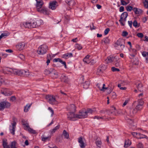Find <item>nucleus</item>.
<instances>
[{"instance_id": "11", "label": "nucleus", "mask_w": 148, "mask_h": 148, "mask_svg": "<svg viewBox=\"0 0 148 148\" xmlns=\"http://www.w3.org/2000/svg\"><path fill=\"white\" fill-rule=\"evenodd\" d=\"M1 93L5 96H10L12 94V91H10L9 89L6 88H3V90H1Z\"/></svg>"}, {"instance_id": "40", "label": "nucleus", "mask_w": 148, "mask_h": 148, "mask_svg": "<svg viewBox=\"0 0 148 148\" xmlns=\"http://www.w3.org/2000/svg\"><path fill=\"white\" fill-rule=\"evenodd\" d=\"M32 75L31 73H30L28 70L24 71L23 76L28 77Z\"/></svg>"}, {"instance_id": "23", "label": "nucleus", "mask_w": 148, "mask_h": 148, "mask_svg": "<svg viewBox=\"0 0 148 148\" xmlns=\"http://www.w3.org/2000/svg\"><path fill=\"white\" fill-rule=\"evenodd\" d=\"M96 86L101 91H104V89H107L105 87V84H103L102 86L101 84H97Z\"/></svg>"}, {"instance_id": "4", "label": "nucleus", "mask_w": 148, "mask_h": 148, "mask_svg": "<svg viewBox=\"0 0 148 148\" xmlns=\"http://www.w3.org/2000/svg\"><path fill=\"white\" fill-rule=\"evenodd\" d=\"M16 118L14 117L13 118V123H11L12 125H10L9 128L10 132L13 135L15 134V128L16 124Z\"/></svg>"}, {"instance_id": "46", "label": "nucleus", "mask_w": 148, "mask_h": 148, "mask_svg": "<svg viewBox=\"0 0 148 148\" xmlns=\"http://www.w3.org/2000/svg\"><path fill=\"white\" fill-rule=\"evenodd\" d=\"M60 127V125H58L56 126L53 129L51 130V132L52 133H54Z\"/></svg>"}, {"instance_id": "63", "label": "nucleus", "mask_w": 148, "mask_h": 148, "mask_svg": "<svg viewBox=\"0 0 148 148\" xmlns=\"http://www.w3.org/2000/svg\"><path fill=\"white\" fill-rule=\"evenodd\" d=\"M126 84V83L123 81H120L119 82V84H121V86H124Z\"/></svg>"}, {"instance_id": "41", "label": "nucleus", "mask_w": 148, "mask_h": 148, "mask_svg": "<svg viewBox=\"0 0 148 148\" xmlns=\"http://www.w3.org/2000/svg\"><path fill=\"white\" fill-rule=\"evenodd\" d=\"M27 131H28L29 133L33 134H35L36 133V130L30 128V127L28 128Z\"/></svg>"}, {"instance_id": "59", "label": "nucleus", "mask_w": 148, "mask_h": 148, "mask_svg": "<svg viewBox=\"0 0 148 148\" xmlns=\"http://www.w3.org/2000/svg\"><path fill=\"white\" fill-rule=\"evenodd\" d=\"M104 69H101L100 66L99 67V68L97 70V72L99 73H102L104 71Z\"/></svg>"}, {"instance_id": "12", "label": "nucleus", "mask_w": 148, "mask_h": 148, "mask_svg": "<svg viewBox=\"0 0 148 148\" xmlns=\"http://www.w3.org/2000/svg\"><path fill=\"white\" fill-rule=\"evenodd\" d=\"M84 138L82 137H80L78 138V141L79 144V146L81 148H84L85 147L84 140Z\"/></svg>"}, {"instance_id": "24", "label": "nucleus", "mask_w": 148, "mask_h": 148, "mask_svg": "<svg viewBox=\"0 0 148 148\" xmlns=\"http://www.w3.org/2000/svg\"><path fill=\"white\" fill-rule=\"evenodd\" d=\"M130 114L131 116L135 114L138 112L136 108H131L130 109Z\"/></svg>"}, {"instance_id": "20", "label": "nucleus", "mask_w": 148, "mask_h": 148, "mask_svg": "<svg viewBox=\"0 0 148 148\" xmlns=\"http://www.w3.org/2000/svg\"><path fill=\"white\" fill-rule=\"evenodd\" d=\"M61 80L62 82H67L69 81V79L68 77L65 74H62L61 77Z\"/></svg>"}, {"instance_id": "18", "label": "nucleus", "mask_w": 148, "mask_h": 148, "mask_svg": "<svg viewBox=\"0 0 148 148\" xmlns=\"http://www.w3.org/2000/svg\"><path fill=\"white\" fill-rule=\"evenodd\" d=\"M38 12L43 13V14L45 15H47L49 14V12L47 10L46 8H42L40 10H38L37 11Z\"/></svg>"}, {"instance_id": "26", "label": "nucleus", "mask_w": 148, "mask_h": 148, "mask_svg": "<svg viewBox=\"0 0 148 148\" xmlns=\"http://www.w3.org/2000/svg\"><path fill=\"white\" fill-rule=\"evenodd\" d=\"M124 43V41L123 40L119 39L118 40L116 43L114 44L115 47H116V46H119L120 45H122V44Z\"/></svg>"}, {"instance_id": "52", "label": "nucleus", "mask_w": 148, "mask_h": 148, "mask_svg": "<svg viewBox=\"0 0 148 148\" xmlns=\"http://www.w3.org/2000/svg\"><path fill=\"white\" fill-rule=\"evenodd\" d=\"M133 25L135 27H139V25H138L137 21L136 20L134 21L133 23Z\"/></svg>"}, {"instance_id": "28", "label": "nucleus", "mask_w": 148, "mask_h": 148, "mask_svg": "<svg viewBox=\"0 0 148 148\" xmlns=\"http://www.w3.org/2000/svg\"><path fill=\"white\" fill-rule=\"evenodd\" d=\"M65 1L69 5L72 6H73L75 4L74 1L73 0H65Z\"/></svg>"}, {"instance_id": "31", "label": "nucleus", "mask_w": 148, "mask_h": 148, "mask_svg": "<svg viewBox=\"0 0 148 148\" xmlns=\"http://www.w3.org/2000/svg\"><path fill=\"white\" fill-rule=\"evenodd\" d=\"M90 82L88 81H86L83 83V87L85 89H87L89 86Z\"/></svg>"}, {"instance_id": "30", "label": "nucleus", "mask_w": 148, "mask_h": 148, "mask_svg": "<svg viewBox=\"0 0 148 148\" xmlns=\"http://www.w3.org/2000/svg\"><path fill=\"white\" fill-rule=\"evenodd\" d=\"M69 109L70 111H71L72 112H74L75 111L76 108L75 105L72 104L69 107Z\"/></svg>"}, {"instance_id": "32", "label": "nucleus", "mask_w": 148, "mask_h": 148, "mask_svg": "<svg viewBox=\"0 0 148 148\" xmlns=\"http://www.w3.org/2000/svg\"><path fill=\"white\" fill-rule=\"evenodd\" d=\"M36 27H39L43 24V21L41 20H37L36 21Z\"/></svg>"}, {"instance_id": "47", "label": "nucleus", "mask_w": 148, "mask_h": 148, "mask_svg": "<svg viewBox=\"0 0 148 148\" xmlns=\"http://www.w3.org/2000/svg\"><path fill=\"white\" fill-rule=\"evenodd\" d=\"M30 106V105L27 104L24 107V111L25 112H28Z\"/></svg>"}, {"instance_id": "9", "label": "nucleus", "mask_w": 148, "mask_h": 148, "mask_svg": "<svg viewBox=\"0 0 148 148\" xmlns=\"http://www.w3.org/2000/svg\"><path fill=\"white\" fill-rule=\"evenodd\" d=\"M57 3L55 1L51 2L49 3V8L52 10H55L58 6Z\"/></svg>"}, {"instance_id": "27", "label": "nucleus", "mask_w": 148, "mask_h": 148, "mask_svg": "<svg viewBox=\"0 0 148 148\" xmlns=\"http://www.w3.org/2000/svg\"><path fill=\"white\" fill-rule=\"evenodd\" d=\"M129 51L130 52V55L133 57H134L135 56V54H136V50L134 49H130Z\"/></svg>"}, {"instance_id": "16", "label": "nucleus", "mask_w": 148, "mask_h": 148, "mask_svg": "<svg viewBox=\"0 0 148 148\" xmlns=\"http://www.w3.org/2000/svg\"><path fill=\"white\" fill-rule=\"evenodd\" d=\"M25 46V44L23 42H21L18 44L16 46V48L19 51L23 50Z\"/></svg>"}, {"instance_id": "10", "label": "nucleus", "mask_w": 148, "mask_h": 148, "mask_svg": "<svg viewBox=\"0 0 148 148\" xmlns=\"http://www.w3.org/2000/svg\"><path fill=\"white\" fill-rule=\"evenodd\" d=\"M138 103L137 105L135 107L137 111H140L142 109L144 104L143 101L141 100H138Z\"/></svg>"}, {"instance_id": "39", "label": "nucleus", "mask_w": 148, "mask_h": 148, "mask_svg": "<svg viewBox=\"0 0 148 148\" xmlns=\"http://www.w3.org/2000/svg\"><path fill=\"white\" fill-rule=\"evenodd\" d=\"M9 35V33L8 32H5L1 34L0 36V40L3 38H5Z\"/></svg>"}, {"instance_id": "37", "label": "nucleus", "mask_w": 148, "mask_h": 148, "mask_svg": "<svg viewBox=\"0 0 148 148\" xmlns=\"http://www.w3.org/2000/svg\"><path fill=\"white\" fill-rule=\"evenodd\" d=\"M138 89L141 92L142 91L143 88V86L142 84L141 83L138 84L136 86Z\"/></svg>"}, {"instance_id": "53", "label": "nucleus", "mask_w": 148, "mask_h": 148, "mask_svg": "<svg viewBox=\"0 0 148 148\" xmlns=\"http://www.w3.org/2000/svg\"><path fill=\"white\" fill-rule=\"evenodd\" d=\"M93 119H97L98 120H100V119H104L105 118L104 116H95Z\"/></svg>"}, {"instance_id": "42", "label": "nucleus", "mask_w": 148, "mask_h": 148, "mask_svg": "<svg viewBox=\"0 0 148 148\" xmlns=\"http://www.w3.org/2000/svg\"><path fill=\"white\" fill-rule=\"evenodd\" d=\"M102 42H103L105 44H108L110 42V40L108 37L104 38L102 40Z\"/></svg>"}, {"instance_id": "5", "label": "nucleus", "mask_w": 148, "mask_h": 148, "mask_svg": "<svg viewBox=\"0 0 148 148\" xmlns=\"http://www.w3.org/2000/svg\"><path fill=\"white\" fill-rule=\"evenodd\" d=\"M47 49V46L45 45H43L39 47L38 50V52L39 54L43 55L46 53Z\"/></svg>"}, {"instance_id": "34", "label": "nucleus", "mask_w": 148, "mask_h": 148, "mask_svg": "<svg viewBox=\"0 0 148 148\" xmlns=\"http://www.w3.org/2000/svg\"><path fill=\"white\" fill-rule=\"evenodd\" d=\"M124 47V43H123L122 45H120L119 46H116V47H115L116 49L121 51L123 50Z\"/></svg>"}, {"instance_id": "45", "label": "nucleus", "mask_w": 148, "mask_h": 148, "mask_svg": "<svg viewBox=\"0 0 148 148\" xmlns=\"http://www.w3.org/2000/svg\"><path fill=\"white\" fill-rule=\"evenodd\" d=\"M75 48L78 50H80L82 49V47L80 44L77 43L75 44Z\"/></svg>"}, {"instance_id": "35", "label": "nucleus", "mask_w": 148, "mask_h": 148, "mask_svg": "<svg viewBox=\"0 0 148 148\" xmlns=\"http://www.w3.org/2000/svg\"><path fill=\"white\" fill-rule=\"evenodd\" d=\"M131 141L129 140H125L124 147H125L127 148L131 144Z\"/></svg>"}, {"instance_id": "15", "label": "nucleus", "mask_w": 148, "mask_h": 148, "mask_svg": "<svg viewBox=\"0 0 148 148\" xmlns=\"http://www.w3.org/2000/svg\"><path fill=\"white\" fill-rule=\"evenodd\" d=\"M30 23V21L25 22L21 24V27L23 29L25 28H31Z\"/></svg>"}, {"instance_id": "49", "label": "nucleus", "mask_w": 148, "mask_h": 148, "mask_svg": "<svg viewBox=\"0 0 148 148\" xmlns=\"http://www.w3.org/2000/svg\"><path fill=\"white\" fill-rule=\"evenodd\" d=\"M96 144L97 146L99 147V148H100L101 147V141L99 140H97L96 142Z\"/></svg>"}, {"instance_id": "3", "label": "nucleus", "mask_w": 148, "mask_h": 148, "mask_svg": "<svg viewBox=\"0 0 148 148\" xmlns=\"http://www.w3.org/2000/svg\"><path fill=\"white\" fill-rule=\"evenodd\" d=\"M47 101L51 104H56L58 103L55 97L53 95H48L45 97Z\"/></svg>"}, {"instance_id": "38", "label": "nucleus", "mask_w": 148, "mask_h": 148, "mask_svg": "<svg viewBox=\"0 0 148 148\" xmlns=\"http://www.w3.org/2000/svg\"><path fill=\"white\" fill-rule=\"evenodd\" d=\"M31 28H35L36 27V21L34 20H32L30 21Z\"/></svg>"}, {"instance_id": "57", "label": "nucleus", "mask_w": 148, "mask_h": 148, "mask_svg": "<svg viewBox=\"0 0 148 148\" xmlns=\"http://www.w3.org/2000/svg\"><path fill=\"white\" fill-rule=\"evenodd\" d=\"M138 148H143V146L141 143H139L137 145Z\"/></svg>"}, {"instance_id": "13", "label": "nucleus", "mask_w": 148, "mask_h": 148, "mask_svg": "<svg viewBox=\"0 0 148 148\" xmlns=\"http://www.w3.org/2000/svg\"><path fill=\"white\" fill-rule=\"evenodd\" d=\"M36 7L37 11L41 8L43 4L42 0H36Z\"/></svg>"}, {"instance_id": "7", "label": "nucleus", "mask_w": 148, "mask_h": 148, "mask_svg": "<svg viewBox=\"0 0 148 148\" xmlns=\"http://www.w3.org/2000/svg\"><path fill=\"white\" fill-rule=\"evenodd\" d=\"M67 118L69 120L75 121L77 118V114H75L74 112H70L67 114Z\"/></svg>"}, {"instance_id": "58", "label": "nucleus", "mask_w": 148, "mask_h": 148, "mask_svg": "<svg viewBox=\"0 0 148 148\" xmlns=\"http://www.w3.org/2000/svg\"><path fill=\"white\" fill-rule=\"evenodd\" d=\"M24 71V70H18V73H19L20 74L18 75L21 76H23Z\"/></svg>"}, {"instance_id": "8", "label": "nucleus", "mask_w": 148, "mask_h": 148, "mask_svg": "<svg viewBox=\"0 0 148 148\" xmlns=\"http://www.w3.org/2000/svg\"><path fill=\"white\" fill-rule=\"evenodd\" d=\"M10 104L6 101L0 102V110H3L5 108H8L10 107Z\"/></svg>"}, {"instance_id": "60", "label": "nucleus", "mask_w": 148, "mask_h": 148, "mask_svg": "<svg viewBox=\"0 0 148 148\" xmlns=\"http://www.w3.org/2000/svg\"><path fill=\"white\" fill-rule=\"evenodd\" d=\"M48 110L50 111L51 112V116H53L54 114L53 110L52 109V108H51L50 107L48 108Z\"/></svg>"}, {"instance_id": "14", "label": "nucleus", "mask_w": 148, "mask_h": 148, "mask_svg": "<svg viewBox=\"0 0 148 148\" xmlns=\"http://www.w3.org/2000/svg\"><path fill=\"white\" fill-rule=\"evenodd\" d=\"M88 115L86 111L80 112L79 114H77V118L79 119L84 118L86 117Z\"/></svg>"}, {"instance_id": "43", "label": "nucleus", "mask_w": 148, "mask_h": 148, "mask_svg": "<svg viewBox=\"0 0 148 148\" xmlns=\"http://www.w3.org/2000/svg\"><path fill=\"white\" fill-rule=\"evenodd\" d=\"M63 134L65 138L68 139L69 138V134L65 130H64Z\"/></svg>"}, {"instance_id": "54", "label": "nucleus", "mask_w": 148, "mask_h": 148, "mask_svg": "<svg viewBox=\"0 0 148 148\" xmlns=\"http://www.w3.org/2000/svg\"><path fill=\"white\" fill-rule=\"evenodd\" d=\"M110 96L112 98L114 99H115L116 97V93L114 92H113L110 94Z\"/></svg>"}, {"instance_id": "48", "label": "nucleus", "mask_w": 148, "mask_h": 148, "mask_svg": "<svg viewBox=\"0 0 148 148\" xmlns=\"http://www.w3.org/2000/svg\"><path fill=\"white\" fill-rule=\"evenodd\" d=\"M111 110L112 111L111 112L112 114H113L114 115H116V114L117 110L116 109V108L115 107H113L111 109Z\"/></svg>"}, {"instance_id": "61", "label": "nucleus", "mask_w": 148, "mask_h": 148, "mask_svg": "<svg viewBox=\"0 0 148 148\" xmlns=\"http://www.w3.org/2000/svg\"><path fill=\"white\" fill-rule=\"evenodd\" d=\"M112 70L113 71H120V70L119 69L116 68L114 67H112Z\"/></svg>"}, {"instance_id": "64", "label": "nucleus", "mask_w": 148, "mask_h": 148, "mask_svg": "<svg viewBox=\"0 0 148 148\" xmlns=\"http://www.w3.org/2000/svg\"><path fill=\"white\" fill-rule=\"evenodd\" d=\"M137 36L141 38H142L143 37V35L142 33H139L137 34Z\"/></svg>"}, {"instance_id": "44", "label": "nucleus", "mask_w": 148, "mask_h": 148, "mask_svg": "<svg viewBox=\"0 0 148 148\" xmlns=\"http://www.w3.org/2000/svg\"><path fill=\"white\" fill-rule=\"evenodd\" d=\"M121 4L123 5H126L130 2V1H125V0H121Z\"/></svg>"}, {"instance_id": "19", "label": "nucleus", "mask_w": 148, "mask_h": 148, "mask_svg": "<svg viewBox=\"0 0 148 148\" xmlns=\"http://www.w3.org/2000/svg\"><path fill=\"white\" fill-rule=\"evenodd\" d=\"M90 56V55H88L83 59V61L85 64H88L90 63V61L89 59Z\"/></svg>"}, {"instance_id": "36", "label": "nucleus", "mask_w": 148, "mask_h": 148, "mask_svg": "<svg viewBox=\"0 0 148 148\" xmlns=\"http://www.w3.org/2000/svg\"><path fill=\"white\" fill-rule=\"evenodd\" d=\"M142 3L144 7L146 9H148V1L143 0Z\"/></svg>"}, {"instance_id": "51", "label": "nucleus", "mask_w": 148, "mask_h": 148, "mask_svg": "<svg viewBox=\"0 0 148 148\" xmlns=\"http://www.w3.org/2000/svg\"><path fill=\"white\" fill-rule=\"evenodd\" d=\"M52 75L55 78H57L58 77V72L55 70L52 74Z\"/></svg>"}, {"instance_id": "55", "label": "nucleus", "mask_w": 148, "mask_h": 148, "mask_svg": "<svg viewBox=\"0 0 148 148\" xmlns=\"http://www.w3.org/2000/svg\"><path fill=\"white\" fill-rule=\"evenodd\" d=\"M126 9L127 11L129 12L131 11V10L133 9L132 7L130 6H127L126 7Z\"/></svg>"}, {"instance_id": "62", "label": "nucleus", "mask_w": 148, "mask_h": 148, "mask_svg": "<svg viewBox=\"0 0 148 148\" xmlns=\"http://www.w3.org/2000/svg\"><path fill=\"white\" fill-rule=\"evenodd\" d=\"M131 134L134 136H138L140 135V133H137L135 132H133L131 133Z\"/></svg>"}, {"instance_id": "22", "label": "nucleus", "mask_w": 148, "mask_h": 148, "mask_svg": "<svg viewBox=\"0 0 148 148\" xmlns=\"http://www.w3.org/2000/svg\"><path fill=\"white\" fill-rule=\"evenodd\" d=\"M22 122L23 125L24 126V129L27 130L30 127L28 122L25 121H22Z\"/></svg>"}, {"instance_id": "33", "label": "nucleus", "mask_w": 148, "mask_h": 148, "mask_svg": "<svg viewBox=\"0 0 148 148\" xmlns=\"http://www.w3.org/2000/svg\"><path fill=\"white\" fill-rule=\"evenodd\" d=\"M96 111V109L95 108L90 109L88 108L86 111L87 114L88 113L92 114L94 112Z\"/></svg>"}, {"instance_id": "1", "label": "nucleus", "mask_w": 148, "mask_h": 148, "mask_svg": "<svg viewBox=\"0 0 148 148\" xmlns=\"http://www.w3.org/2000/svg\"><path fill=\"white\" fill-rule=\"evenodd\" d=\"M106 61L108 63L112 62L115 63V65L116 67H119L120 65L119 57L116 56L114 57L112 56H110L107 57Z\"/></svg>"}, {"instance_id": "21", "label": "nucleus", "mask_w": 148, "mask_h": 148, "mask_svg": "<svg viewBox=\"0 0 148 148\" xmlns=\"http://www.w3.org/2000/svg\"><path fill=\"white\" fill-rule=\"evenodd\" d=\"M53 61L54 62H60L64 66L65 68H66V62L58 58H55L53 60Z\"/></svg>"}, {"instance_id": "2", "label": "nucleus", "mask_w": 148, "mask_h": 148, "mask_svg": "<svg viewBox=\"0 0 148 148\" xmlns=\"http://www.w3.org/2000/svg\"><path fill=\"white\" fill-rule=\"evenodd\" d=\"M16 141L12 142L10 147L8 145L7 140L6 139H4L3 140V146L4 148H16Z\"/></svg>"}, {"instance_id": "56", "label": "nucleus", "mask_w": 148, "mask_h": 148, "mask_svg": "<svg viewBox=\"0 0 148 148\" xmlns=\"http://www.w3.org/2000/svg\"><path fill=\"white\" fill-rule=\"evenodd\" d=\"M138 136H139V137H137V138L138 139H141L143 138H147V137L144 135H143L140 134V135H138Z\"/></svg>"}, {"instance_id": "29", "label": "nucleus", "mask_w": 148, "mask_h": 148, "mask_svg": "<svg viewBox=\"0 0 148 148\" xmlns=\"http://www.w3.org/2000/svg\"><path fill=\"white\" fill-rule=\"evenodd\" d=\"M135 14H138L142 12V10L138 8H134L133 9Z\"/></svg>"}, {"instance_id": "25", "label": "nucleus", "mask_w": 148, "mask_h": 148, "mask_svg": "<svg viewBox=\"0 0 148 148\" xmlns=\"http://www.w3.org/2000/svg\"><path fill=\"white\" fill-rule=\"evenodd\" d=\"M72 56L73 54L72 53H68L62 55V57L65 59H67L68 58L71 57Z\"/></svg>"}, {"instance_id": "50", "label": "nucleus", "mask_w": 148, "mask_h": 148, "mask_svg": "<svg viewBox=\"0 0 148 148\" xmlns=\"http://www.w3.org/2000/svg\"><path fill=\"white\" fill-rule=\"evenodd\" d=\"M50 137L49 136L45 137H42V140L43 141H46L48 140H49L50 138Z\"/></svg>"}, {"instance_id": "17", "label": "nucleus", "mask_w": 148, "mask_h": 148, "mask_svg": "<svg viewBox=\"0 0 148 148\" xmlns=\"http://www.w3.org/2000/svg\"><path fill=\"white\" fill-rule=\"evenodd\" d=\"M7 71L15 75H18L20 74L18 73V70L16 69H9L7 70Z\"/></svg>"}, {"instance_id": "6", "label": "nucleus", "mask_w": 148, "mask_h": 148, "mask_svg": "<svg viewBox=\"0 0 148 148\" xmlns=\"http://www.w3.org/2000/svg\"><path fill=\"white\" fill-rule=\"evenodd\" d=\"M128 13L126 12H123L121 15L119 21L121 25L124 26L125 25V22L126 21V19Z\"/></svg>"}]
</instances>
